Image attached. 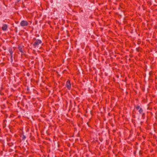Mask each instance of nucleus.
Instances as JSON below:
<instances>
[{
  "mask_svg": "<svg viewBox=\"0 0 157 157\" xmlns=\"http://www.w3.org/2000/svg\"><path fill=\"white\" fill-rule=\"evenodd\" d=\"M135 107L136 109L138 110L139 114L141 115L142 119H144L145 117V114L144 112V110L142 108L140 107V106L139 105H137Z\"/></svg>",
  "mask_w": 157,
  "mask_h": 157,
  "instance_id": "obj_1",
  "label": "nucleus"
},
{
  "mask_svg": "<svg viewBox=\"0 0 157 157\" xmlns=\"http://www.w3.org/2000/svg\"><path fill=\"white\" fill-rule=\"evenodd\" d=\"M33 40H35V41L33 44V46H34V47L35 48L37 46L39 45V44L42 43V41L40 39H36L35 38H34L33 39Z\"/></svg>",
  "mask_w": 157,
  "mask_h": 157,
  "instance_id": "obj_2",
  "label": "nucleus"
},
{
  "mask_svg": "<svg viewBox=\"0 0 157 157\" xmlns=\"http://www.w3.org/2000/svg\"><path fill=\"white\" fill-rule=\"evenodd\" d=\"M21 26H27L29 25V23L26 21L22 20L20 23Z\"/></svg>",
  "mask_w": 157,
  "mask_h": 157,
  "instance_id": "obj_3",
  "label": "nucleus"
},
{
  "mask_svg": "<svg viewBox=\"0 0 157 157\" xmlns=\"http://www.w3.org/2000/svg\"><path fill=\"white\" fill-rule=\"evenodd\" d=\"M23 48L24 46L21 45H19L18 48V49L19 51H20L21 53V56L24 55V50L23 49Z\"/></svg>",
  "mask_w": 157,
  "mask_h": 157,
  "instance_id": "obj_4",
  "label": "nucleus"
},
{
  "mask_svg": "<svg viewBox=\"0 0 157 157\" xmlns=\"http://www.w3.org/2000/svg\"><path fill=\"white\" fill-rule=\"evenodd\" d=\"M66 86L68 90L70 89L71 87V84L70 80H68L67 81V82Z\"/></svg>",
  "mask_w": 157,
  "mask_h": 157,
  "instance_id": "obj_5",
  "label": "nucleus"
},
{
  "mask_svg": "<svg viewBox=\"0 0 157 157\" xmlns=\"http://www.w3.org/2000/svg\"><path fill=\"white\" fill-rule=\"evenodd\" d=\"M7 25L6 24H5L3 25V26L2 27V29L3 31H5L7 30Z\"/></svg>",
  "mask_w": 157,
  "mask_h": 157,
  "instance_id": "obj_6",
  "label": "nucleus"
},
{
  "mask_svg": "<svg viewBox=\"0 0 157 157\" xmlns=\"http://www.w3.org/2000/svg\"><path fill=\"white\" fill-rule=\"evenodd\" d=\"M20 136L22 138V140H25V139L26 138V136H25L23 134H21Z\"/></svg>",
  "mask_w": 157,
  "mask_h": 157,
  "instance_id": "obj_7",
  "label": "nucleus"
},
{
  "mask_svg": "<svg viewBox=\"0 0 157 157\" xmlns=\"http://www.w3.org/2000/svg\"><path fill=\"white\" fill-rule=\"evenodd\" d=\"M9 52L10 54V55H13V52L12 49H10L9 50Z\"/></svg>",
  "mask_w": 157,
  "mask_h": 157,
  "instance_id": "obj_8",
  "label": "nucleus"
},
{
  "mask_svg": "<svg viewBox=\"0 0 157 157\" xmlns=\"http://www.w3.org/2000/svg\"><path fill=\"white\" fill-rule=\"evenodd\" d=\"M10 59L11 62H12L13 61V55H10Z\"/></svg>",
  "mask_w": 157,
  "mask_h": 157,
  "instance_id": "obj_9",
  "label": "nucleus"
},
{
  "mask_svg": "<svg viewBox=\"0 0 157 157\" xmlns=\"http://www.w3.org/2000/svg\"><path fill=\"white\" fill-rule=\"evenodd\" d=\"M14 30L16 33H17L18 32L17 28V27H15Z\"/></svg>",
  "mask_w": 157,
  "mask_h": 157,
  "instance_id": "obj_10",
  "label": "nucleus"
},
{
  "mask_svg": "<svg viewBox=\"0 0 157 157\" xmlns=\"http://www.w3.org/2000/svg\"><path fill=\"white\" fill-rule=\"evenodd\" d=\"M4 89V88L2 86L1 87V90H3V89Z\"/></svg>",
  "mask_w": 157,
  "mask_h": 157,
  "instance_id": "obj_11",
  "label": "nucleus"
},
{
  "mask_svg": "<svg viewBox=\"0 0 157 157\" xmlns=\"http://www.w3.org/2000/svg\"><path fill=\"white\" fill-rule=\"evenodd\" d=\"M136 51L137 52H139V49H138V48H136Z\"/></svg>",
  "mask_w": 157,
  "mask_h": 157,
  "instance_id": "obj_12",
  "label": "nucleus"
},
{
  "mask_svg": "<svg viewBox=\"0 0 157 157\" xmlns=\"http://www.w3.org/2000/svg\"><path fill=\"white\" fill-rule=\"evenodd\" d=\"M21 0H17V2H19Z\"/></svg>",
  "mask_w": 157,
  "mask_h": 157,
  "instance_id": "obj_13",
  "label": "nucleus"
},
{
  "mask_svg": "<svg viewBox=\"0 0 157 157\" xmlns=\"http://www.w3.org/2000/svg\"><path fill=\"white\" fill-rule=\"evenodd\" d=\"M15 23L16 24H17L18 23V21H15Z\"/></svg>",
  "mask_w": 157,
  "mask_h": 157,
  "instance_id": "obj_14",
  "label": "nucleus"
},
{
  "mask_svg": "<svg viewBox=\"0 0 157 157\" xmlns=\"http://www.w3.org/2000/svg\"><path fill=\"white\" fill-rule=\"evenodd\" d=\"M88 123H89V122H87V124H88Z\"/></svg>",
  "mask_w": 157,
  "mask_h": 157,
  "instance_id": "obj_15",
  "label": "nucleus"
},
{
  "mask_svg": "<svg viewBox=\"0 0 157 157\" xmlns=\"http://www.w3.org/2000/svg\"><path fill=\"white\" fill-rule=\"evenodd\" d=\"M135 152H134V154H135Z\"/></svg>",
  "mask_w": 157,
  "mask_h": 157,
  "instance_id": "obj_16",
  "label": "nucleus"
}]
</instances>
